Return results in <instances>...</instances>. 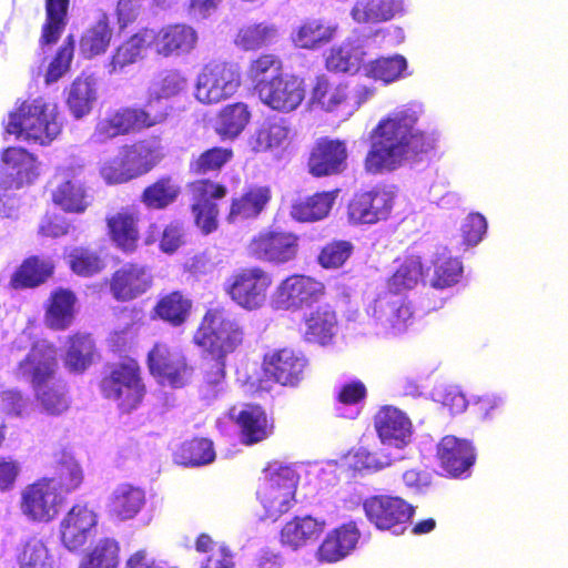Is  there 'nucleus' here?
<instances>
[{"label": "nucleus", "mask_w": 568, "mask_h": 568, "mask_svg": "<svg viewBox=\"0 0 568 568\" xmlns=\"http://www.w3.org/2000/svg\"><path fill=\"white\" fill-rule=\"evenodd\" d=\"M422 108L408 103L383 116L369 133L364 170L371 175L396 171L405 162H419L437 145L435 132L420 128Z\"/></svg>", "instance_id": "nucleus-1"}, {"label": "nucleus", "mask_w": 568, "mask_h": 568, "mask_svg": "<svg viewBox=\"0 0 568 568\" xmlns=\"http://www.w3.org/2000/svg\"><path fill=\"white\" fill-rule=\"evenodd\" d=\"M168 116L166 106L155 105L153 99L142 105L110 109L104 116L97 120L90 141L93 144H104L119 136L138 134L163 124Z\"/></svg>", "instance_id": "nucleus-2"}, {"label": "nucleus", "mask_w": 568, "mask_h": 568, "mask_svg": "<svg viewBox=\"0 0 568 568\" xmlns=\"http://www.w3.org/2000/svg\"><path fill=\"white\" fill-rule=\"evenodd\" d=\"M164 158L159 136L140 139L122 145L116 156L101 165L100 175L109 185L124 184L149 174Z\"/></svg>", "instance_id": "nucleus-3"}, {"label": "nucleus", "mask_w": 568, "mask_h": 568, "mask_svg": "<svg viewBox=\"0 0 568 568\" xmlns=\"http://www.w3.org/2000/svg\"><path fill=\"white\" fill-rule=\"evenodd\" d=\"M241 320L223 306L207 308L193 335V343L207 356L226 357L245 341Z\"/></svg>", "instance_id": "nucleus-4"}, {"label": "nucleus", "mask_w": 568, "mask_h": 568, "mask_svg": "<svg viewBox=\"0 0 568 568\" xmlns=\"http://www.w3.org/2000/svg\"><path fill=\"white\" fill-rule=\"evenodd\" d=\"M99 389L103 398L115 403L122 414H130L141 406L146 395L142 368L133 357L109 364Z\"/></svg>", "instance_id": "nucleus-5"}, {"label": "nucleus", "mask_w": 568, "mask_h": 568, "mask_svg": "<svg viewBox=\"0 0 568 568\" xmlns=\"http://www.w3.org/2000/svg\"><path fill=\"white\" fill-rule=\"evenodd\" d=\"M4 130L27 141L48 145L60 134L61 124L57 120L55 106L38 97L22 101L10 112Z\"/></svg>", "instance_id": "nucleus-6"}, {"label": "nucleus", "mask_w": 568, "mask_h": 568, "mask_svg": "<svg viewBox=\"0 0 568 568\" xmlns=\"http://www.w3.org/2000/svg\"><path fill=\"white\" fill-rule=\"evenodd\" d=\"M274 283L273 274L261 265L234 270L223 284V291L240 308L252 312L262 308Z\"/></svg>", "instance_id": "nucleus-7"}, {"label": "nucleus", "mask_w": 568, "mask_h": 568, "mask_svg": "<svg viewBox=\"0 0 568 568\" xmlns=\"http://www.w3.org/2000/svg\"><path fill=\"white\" fill-rule=\"evenodd\" d=\"M374 90L364 84L333 81L325 74L315 78L311 90L310 104L325 113H342L357 110Z\"/></svg>", "instance_id": "nucleus-8"}, {"label": "nucleus", "mask_w": 568, "mask_h": 568, "mask_svg": "<svg viewBox=\"0 0 568 568\" xmlns=\"http://www.w3.org/2000/svg\"><path fill=\"white\" fill-rule=\"evenodd\" d=\"M241 87V71L236 63L212 60L197 74L195 98L203 104H215L233 97Z\"/></svg>", "instance_id": "nucleus-9"}, {"label": "nucleus", "mask_w": 568, "mask_h": 568, "mask_svg": "<svg viewBox=\"0 0 568 568\" xmlns=\"http://www.w3.org/2000/svg\"><path fill=\"white\" fill-rule=\"evenodd\" d=\"M51 183V201L63 212L82 214L90 206L91 195L83 165L58 166Z\"/></svg>", "instance_id": "nucleus-10"}, {"label": "nucleus", "mask_w": 568, "mask_h": 568, "mask_svg": "<svg viewBox=\"0 0 568 568\" xmlns=\"http://www.w3.org/2000/svg\"><path fill=\"white\" fill-rule=\"evenodd\" d=\"M146 366L158 383L172 388L186 386L194 376V367L187 357L163 342L153 344L146 355Z\"/></svg>", "instance_id": "nucleus-11"}, {"label": "nucleus", "mask_w": 568, "mask_h": 568, "mask_svg": "<svg viewBox=\"0 0 568 568\" xmlns=\"http://www.w3.org/2000/svg\"><path fill=\"white\" fill-rule=\"evenodd\" d=\"M300 236L280 227L266 229L255 234L247 244L251 257L273 265L295 261L300 254Z\"/></svg>", "instance_id": "nucleus-12"}, {"label": "nucleus", "mask_w": 568, "mask_h": 568, "mask_svg": "<svg viewBox=\"0 0 568 568\" xmlns=\"http://www.w3.org/2000/svg\"><path fill=\"white\" fill-rule=\"evenodd\" d=\"M190 210L195 225L207 235L217 230L220 209L216 203L226 197L227 186L212 179H197L189 184Z\"/></svg>", "instance_id": "nucleus-13"}, {"label": "nucleus", "mask_w": 568, "mask_h": 568, "mask_svg": "<svg viewBox=\"0 0 568 568\" xmlns=\"http://www.w3.org/2000/svg\"><path fill=\"white\" fill-rule=\"evenodd\" d=\"M395 192L385 184L354 192L347 203V219L352 224H376L389 217Z\"/></svg>", "instance_id": "nucleus-14"}, {"label": "nucleus", "mask_w": 568, "mask_h": 568, "mask_svg": "<svg viewBox=\"0 0 568 568\" xmlns=\"http://www.w3.org/2000/svg\"><path fill=\"white\" fill-rule=\"evenodd\" d=\"M58 371V348L53 343L43 339L31 345L24 357L13 368L12 374L17 381L34 388L54 379Z\"/></svg>", "instance_id": "nucleus-15"}, {"label": "nucleus", "mask_w": 568, "mask_h": 568, "mask_svg": "<svg viewBox=\"0 0 568 568\" xmlns=\"http://www.w3.org/2000/svg\"><path fill=\"white\" fill-rule=\"evenodd\" d=\"M325 295L326 286L322 281L303 273H293L275 287L274 302L280 310L297 312L310 307Z\"/></svg>", "instance_id": "nucleus-16"}, {"label": "nucleus", "mask_w": 568, "mask_h": 568, "mask_svg": "<svg viewBox=\"0 0 568 568\" xmlns=\"http://www.w3.org/2000/svg\"><path fill=\"white\" fill-rule=\"evenodd\" d=\"M65 504V497L57 490L51 479L38 478L21 491L20 509L31 521L50 523Z\"/></svg>", "instance_id": "nucleus-17"}, {"label": "nucleus", "mask_w": 568, "mask_h": 568, "mask_svg": "<svg viewBox=\"0 0 568 568\" xmlns=\"http://www.w3.org/2000/svg\"><path fill=\"white\" fill-rule=\"evenodd\" d=\"M254 90L264 105L281 113L295 111L305 99L304 79L296 74H275Z\"/></svg>", "instance_id": "nucleus-18"}, {"label": "nucleus", "mask_w": 568, "mask_h": 568, "mask_svg": "<svg viewBox=\"0 0 568 568\" xmlns=\"http://www.w3.org/2000/svg\"><path fill=\"white\" fill-rule=\"evenodd\" d=\"M297 476L290 467H280L270 473L257 489V498L271 517L290 510L295 501Z\"/></svg>", "instance_id": "nucleus-19"}, {"label": "nucleus", "mask_w": 568, "mask_h": 568, "mask_svg": "<svg viewBox=\"0 0 568 568\" xmlns=\"http://www.w3.org/2000/svg\"><path fill=\"white\" fill-rule=\"evenodd\" d=\"M106 236L114 250L125 256L138 253L142 245L141 214L134 206H122L105 216Z\"/></svg>", "instance_id": "nucleus-20"}, {"label": "nucleus", "mask_w": 568, "mask_h": 568, "mask_svg": "<svg viewBox=\"0 0 568 568\" xmlns=\"http://www.w3.org/2000/svg\"><path fill=\"white\" fill-rule=\"evenodd\" d=\"M363 510L367 520L378 530H389L408 523L415 507L399 496L377 494L363 501Z\"/></svg>", "instance_id": "nucleus-21"}, {"label": "nucleus", "mask_w": 568, "mask_h": 568, "mask_svg": "<svg viewBox=\"0 0 568 568\" xmlns=\"http://www.w3.org/2000/svg\"><path fill=\"white\" fill-rule=\"evenodd\" d=\"M153 282L154 278L148 265L128 262L111 274L108 286L116 302L128 303L146 294L152 288Z\"/></svg>", "instance_id": "nucleus-22"}, {"label": "nucleus", "mask_w": 568, "mask_h": 568, "mask_svg": "<svg viewBox=\"0 0 568 568\" xmlns=\"http://www.w3.org/2000/svg\"><path fill=\"white\" fill-rule=\"evenodd\" d=\"M152 49L158 57L179 58L193 52L199 42L194 27L185 22H174L154 30L149 28Z\"/></svg>", "instance_id": "nucleus-23"}, {"label": "nucleus", "mask_w": 568, "mask_h": 568, "mask_svg": "<svg viewBox=\"0 0 568 568\" xmlns=\"http://www.w3.org/2000/svg\"><path fill=\"white\" fill-rule=\"evenodd\" d=\"M347 143L341 139L320 138L310 150L306 166L313 178L342 174L347 169Z\"/></svg>", "instance_id": "nucleus-24"}, {"label": "nucleus", "mask_w": 568, "mask_h": 568, "mask_svg": "<svg viewBox=\"0 0 568 568\" xmlns=\"http://www.w3.org/2000/svg\"><path fill=\"white\" fill-rule=\"evenodd\" d=\"M98 520L89 503H75L59 524L61 544L71 551L81 549L95 532Z\"/></svg>", "instance_id": "nucleus-25"}, {"label": "nucleus", "mask_w": 568, "mask_h": 568, "mask_svg": "<svg viewBox=\"0 0 568 568\" xmlns=\"http://www.w3.org/2000/svg\"><path fill=\"white\" fill-rule=\"evenodd\" d=\"M0 189L19 190L37 176V158L21 146H9L1 152Z\"/></svg>", "instance_id": "nucleus-26"}, {"label": "nucleus", "mask_w": 568, "mask_h": 568, "mask_svg": "<svg viewBox=\"0 0 568 568\" xmlns=\"http://www.w3.org/2000/svg\"><path fill=\"white\" fill-rule=\"evenodd\" d=\"M439 466L447 476L462 477L476 463L477 454L473 443L454 435L444 436L436 448Z\"/></svg>", "instance_id": "nucleus-27"}, {"label": "nucleus", "mask_w": 568, "mask_h": 568, "mask_svg": "<svg viewBox=\"0 0 568 568\" xmlns=\"http://www.w3.org/2000/svg\"><path fill=\"white\" fill-rule=\"evenodd\" d=\"M326 527L327 523L324 518L312 515L294 516L281 528L280 542L292 550L313 547L318 542Z\"/></svg>", "instance_id": "nucleus-28"}, {"label": "nucleus", "mask_w": 568, "mask_h": 568, "mask_svg": "<svg viewBox=\"0 0 568 568\" xmlns=\"http://www.w3.org/2000/svg\"><path fill=\"white\" fill-rule=\"evenodd\" d=\"M306 359L291 348H281L263 358L264 372L283 386H296L304 376Z\"/></svg>", "instance_id": "nucleus-29"}, {"label": "nucleus", "mask_w": 568, "mask_h": 568, "mask_svg": "<svg viewBox=\"0 0 568 568\" xmlns=\"http://www.w3.org/2000/svg\"><path fill=\"white\" fill-rule=\"evenodd\" d=\"M273 197L272 189L265 184L247 185L240 195L230 200L226 220L229 223L257 219Z\"/></svg>", "instance_id": "nucleus-30"}, {"label": "nucleus", "mask_w": 568, "mask_h": 568, "mask_svg": "<svg viewBox=\"0 0 568 568\" xmlns=\"http://www.w3.org/2000/svg\"><path fill=\"white\" fill-rule=\"evenodd\" d=\"M55 273V263L50 256L31 254L26 256L9 280L13 291L34 290L45 284Z\"/></svg>", "instance_id": "nucleus-31"}, {"label": "nucleus", "mask_w": 568, "mask_h": 568, "mask_svg": "<svg viewBox=\"0 0 568 568\" xmlns=\"http://www.w3.org/2000/svg\"><path fill=\"white\" fill-rule=\"evenodd\" d=\"M303 338L307 343L326 346L332 343L338 329V317L335 308L328 304H318L303 314Z\"/></svg>", "instance_id": "nucleus-32"}, {"label": "nucleus", "mask_w": 568, "mask_h": 568, "mask_svg": "<svg viewBox=\"0 0 568 568\" xmlns=\"http://www.w3.org/2000/svg\"><path fill=\"white\" fill-rule=\"evenodd\" d=\"M359 538L361 531L354 521L342 524L325 535L316 548L315 557L320 562H337L356 548Z\"/></svg>", "instance_id": "nucleus-33"}, {"label": "nucleus", "mask_w": 568, "mask_h": 568, "mask_svg": "<svg viewBox=\"0 0 568 568\" xmlns=\"http://www.w3.org/2000/svg\"><path fill=\"white\" fill-rule=\"evenodd\" d=\"M77 304L74 291L62 286L53 288L43 305L45 326L55 332L67 331L74 322Z\"/></svg>", "instance_id": "nucleus-34"}, {"label": "nucleus", "mask_w": 568, "mask_h": 568, "mask_svg": "<svg viewBox=\"0 0 568 568\" xmlns=\"http://www.w3.org/2000/svg\"><path fill=\"white\" fill-rule=\"evenodd\" d=\"M239 428L240 442L252 446L266 440L274 432L273 419L258 404H245L234 418Z\"/></svg>", "instance_id": "nucleus-35"}, {"label": "nucleus", "mask_w": 568, "mask_h": 568, "mask_svg": "<svg viewBox=\"0 0 568 568\" xmlns=\"http://www.w3.org/2000/svg\"><path fill=\"white\" fill-rule=\"evenodd\" d=\"M192 308V298L183 291L174 290L159 295L151 310V317L171 327H181L190 320Z\"/></svg>", "instance_id": "nucleus-36"}, {"label": "nucleus", "mask_w": 568, "mask_h": 568, "mask_svg": "<svg viewBox=\"0 0 568 568\" xmlns=\"http://www.w3.org/2000/svg\"><path fill=\"white\" fill-rule=\"evenodd\" d=\"M338 195L339 189H334L297 199L291 205L290 215L300 223L322 221L329 215Z\"/></svg>", "instance_id": "nucleus-37"}, {"label": "nucleus", "mask_w": 568, "mask_h": 568, "mask_svg": "<svg viewBox=\"0 0 568 568\" xmlns=\"http://www.w3.org/2000/svg\"><path fill=\"white\" fill-rule=\"evenodd\" d=\"M374 427L382 442L407 444L412 435L409 418L394 406H383L374 416Z\"/></svg>", "instance_id": "nucleus-38"}, {"label": "nucleus", "mask_w": 568, "mask_h": 568, "mask_svg": "<svg viewBox=\"0 0 568 568\" xmlns=\"http://www.w3.org/2000/svg\"><path fill=\"white\" fill-rule=\"evenodd\" d=\"M51 469L52 474L43 478L51 479L52 485L65 498L83 484V469L74 456L68 452L61 450L53 455Z\"/></svg>", "instance_id": "nucleus-39"}, {"label": "nucleus", "mask_w": 568, "mask_h": 568, "mask_svg": "<svg viewBox=\"0 0 568 568\" xmlns=\"http://www.w3.org/2000/svg\"><path fill=\"white\" fill-rule=\"evenodd\" d=\"M145 504V491L130 483L119 484L108 500V513L118 520L134 518Z\"/></svg>", "instance_id": "nucleus-40"}, {"label": "nucleus", "mask_w": 568, "mask_h": 568, "mask_svg": "<svg viewBox=\"0 0 568 568\" xmlns=\"http://www.w3.org/2000/svg\"><path fill=\"white\" fill-rule=\"evenodd\" d=\"M290 128L283 119H265L248 138L253 153H266L283 149L290 140Z\"/></svg>", "instance_id": "nucleus-41"}, {"label": "nucleus", "mask_w": 568, "mask_h": 568, "mask_svg": "<svg viewBox=\"0 0 568 568\" xmlns=\"http://www.w3.org/2000/svg\"><path fill=\"white\" fill-rule=\"evenodd\" d=\"M180 194L178 181L171 174H163L143 187L139 200L150 211H164L178 201Z\"/></svg>", "instance_id": "nucleus-42"}, {"label": "nucleus", "mask_w": 568, "mask_h": 568, "mask_svg": "<svg viewBox=\"0 0 568 568\" xmlns=\"http://www.w3.org/2000/svg\"><path fill=\"white\" fill-rule=\"evenodd\" d=\"M148 48H152V40L149 28L144 27L115 48L106 65L109 73L120 72L124 68L134 64L143 58Z\"/></svg>", "instance_id": "nucleus-43"}, {"label": "nucleus", "mask_w": 568, "mask_h": 568, "mask_svg": "<svg viewBox=\"0 0 568 568\" xmlns=\"http://www.w3.org/2000/svg\"><path fill=\"white\" fill-rule=\"evenodd\" d=\"M97 348L91 334L75 332L67 337L63 365L72 374H83L94 362Z\"/></svg>", "instance_id": "nucleus-44"}, {"label": "nucleus", "mask_w": 568, "mask_h": 568, "mask_svg": "<svg viewBox=\"0 0 568 568\" xmlns=\"http://www.w3.org/2000/svg\"><path fill=\"white\" fill-rule=\"evenodd\" d=\"M234 149L232 146L213 145L193 155L189 161V173L200 179L217 176L233 161Z\"/></svg>", "instance_id": "nucleus-45"}, {"label": "nucleus", "mask_w": 568, "mask_h": 568, "mask_svg": "<svg viewBox=\"0 0 568 568\" xmlns=\"http://www.w3.org/2000/svg\"><path fill=\"white\" fill-rule=\"evenodd\" d=\"M395 268L386 281L392 294H402L414 290L424 277V266L417 255H406L395 260Z\"/></svg>", "instance_id": "nucleus-46"}, {"label": "nucleus", "mask_w": 568, "mask_h": 568, "mask_svg": "<svg viewBox=\"0 0 568 568\" xmlns=\"http://www.w3.org/2000/svg\"><path fill=\"white\" fill-rule=\"evenodd\" d=\"M336 26L322 19H305L292 34L295 47L306 50H315L329 43L336 33Z\"/></svg>", "instance_id": "nucleus-47"}, {"label": "nucleus", "mask_w": 568, "mask_h": 568, "mask_svg": "<svg viewBox=\"0 0 568 568\" xmlns=\"http://www.w3.org/2000/svg\"><path fill=\"white\" fill-rule=\"evenodd\" d=\"M278 38V29L266 21L242 26L234 38V43L243 51H257L272 45Z\"/></svg>", "instance_id": "nucleus-48"}, {"label": "nucleus", "mask_w": 568, "mask_h": 568, "mask_svg": "<svg viewBox=\"0 0 568 568\" xmlns=\"http://www.w3.org/2000/svg\"><path fill=\"white\" fill-rule=\"evenodd\" d=\"M251 112L247 104L235 102L223 106L217 113L215 132L223 140H234L250 123Z\"/></svg>", "instance_id": "nucleus-49"}, {"label": "nucleus", "mask_w": 568, "mask_h": 568, "mask_svg": "<svg viewBox=\"0 0 568 568\" xmlns=\"http://www.w3.org/2000/svg\"><path fill=\"white\" fill-rule=\"evenodd\" d=\"M399 11L400 0H358L351 14L358 23H379L393 19Z\"/></svg>", "instance_id": "nucleus-50"}, {"label": "nucleus", "mask_w": 568, "mask_h": 568, "mask_svg": "<svg viewBox=\"0 0 568 568\" xmlns=\"http://www.w3.org/2000/svg\"><path fill=\"white\" fill-rule=\"evenodd\" d=\"M70 0H45V21L42 24L40 44L58 42L68 23Z\"/></svg>", "instance_id": "nucleus-51"}, {"label": "nucleus", "mask_w": 568, "mask_h": 568, "mask_svg": "<svg viewBox=\"0 0 568 568\" xmlns=\"http://www.w3.org/2000/svg\"><path fill=\"white\" fill-rule=\"evenodd\" d=\"M215 459L212 440L203 437H193L182 443L174 453L176 464L185 467H199L211 464Z\"/></svg>", "instance_id": "nucleus-52"}, {"label": "nucleus", "mask_w": 568, "mask_h": 568, "mask_svg": "<svg viewBox=\"0 0 568 568\" xmlns=\"http://www.w3.org/2000/svg\"><path fill=\"white\" fill-rule=\"evenodd\" d=\"M120 542L111 537L100 538L83 556L79 568H118Z\"/></svg>", "instance_id": "nucleus-53"}, {"label": "nucleus", "mask_w": 568, "mask_h": 568, "mask_svg": "<svg viewBox=\"0 0 568 568\" xmlns=\"http://www.w3.org/2000/svg\"><path fill=\"white\" fill-rule=\"evenodd\" d=\"M195 550L207 556L201 568H234V555L225 544L215 541L209 534L201 532L195 539Z\"/></svg>", "instance_id": "nucleus-54"}, {"label": "nucleus", "mask_w": 568, "mask_h": 568, "mask_svg": "<svg viewBox=\"0 0 568 568\" xmlns=\"http://www.w3.org/2000/svg\"><path fill=\"white\" fill-rule=\"evenodd\" d=\"M16 560L19 568H53V557L47 544L36 536L21 542Z\"/></svg>", "instance_id": "nucleus-55"}, {"label": "nucleus", "mask_w": 568, "mask_h": 568, "mask_svg": "<svg viewBox=\"0 0 568 568\" xmlns=\"http://www.w3.org/2000/svg\"><path fill=\"white\" fill-rule=\"evenodd\" d=\"M112 39V29L105 16L100 18L89 29H87L80 39V53L91 59L106 51Z\"/></svg>", "instance_id": "nucleus-56"}, {"label": "nucleus", "mask_w": 568, "mask_h": 568, "mask_svg": "<svg viewBox=\"0 0 568 568\" xmlns=\"http://www.w3.org/2000/svg\"><path fill=\"white\" fill-rule=\"evenodd\" d=\"M94 82L90 77L80 75L73 80L67 98V104L75 119L89 114L95 101Z\"/></svg>", "instance_id": "nucleus-57"}, {"label": "nucleus", "mask_w": 568, "mask_h": 568, "mask_svg": "<svg viewBox=\"0 0 568 568\" xmlns=\"http://www.w3.org/2000/svg\"><path fill=\"white\" fill-rule=\"evenodd\" d=\"M365 52L359 45L352 42L333 47L326 58V67L335 72H349L358 70L364 61Z\"/></svg>", "instance_id": "nucleus-58"}, {"label": "nucleus", "mask_w": 568, "mask_h": 568, "mask_svg": "<svg viewBox=\"0 0 568 568\" xmlns=\"http://www.w3.org/2000/svg\"><path fill=\"white\" fill-rule=\"evenodd\" d=\"M32 389L36 402L43 413L59 416L69 409L70 399L62 386L48 383Z\"/></svg>", "instance_id": "nucleus-59"}, {"label": "nucleus", "mask_w": 568, "mask_h": 568, "mask_svg": "<svg viewBox=\"0 0 568 568\" xmlns=\"http://www.w3.org/2000/svg\"><path fill=\"white\" fill-rule=\"evenodd\" d=\"M407 68V61L403 55L396 54L393 57H382L371 61L366 68V75L390 83L397 80Z\"/></svg>", "instance_id": "nucleus-60"}, {"label": "nucleus", "mask_w": 568, "mask_h": 568, "mask_svg": "<svg viewBox=\"0 0 568 568\" xmlns=\"http://www.w3.org/2000/svg\"><path fill=\"white\" fill-rule=\"evenodd\" d=\"M354 245L347 240H333L326 243L317 255V263L325 270H336L349 260Z\"/></svg>", "instance_id": "nucleus-61"}, {"label": "nucleus", "mask_w": 568, "mask_h": 568, "mask_svg": "<svg viewBox=\"0 0 568 568\" xmlns=\"http://www.w3.org/2000/svg\"><path fill=\"white\" fill-rule=\"evenodd\" d=\"M463 273L462 262L444 254L438 255L434 262L432 285L436 288H446L455 285Z\"/></svg>", "instance_id": "nucleus-62"}, {"label": "nucleus", "mask_w": 568, "mask_h": 568, "mask_svg": "<svg viewBox=\"0 0 568 568\" xmlns=\"http://www.w3.org/2000/svg\"><path fill=\"white\" fill-rule=\"evenodd\" d=\"M283 60L278 54L264 52L252 59L247 67V77L258 85L261 82H267V73L283 74Z\"/></svg>", "instance_id": "nucleus-63"}, {"label": "nucleus", "mask_w": 568, "mask_h": 568, "mask_svg": "<svg viewBox=\"0 0 568 568\" xmlns=\"http://www.w3.org/2000/svg\"><path fill=\"white\" fill-rule=\"evenodd\" d=\"M69 266L77 275L88 277L102 271L104 263L95 252L75 247L69 254Z\"/></svg>", "instance_id": "nucleus-64"}]
</instances>
